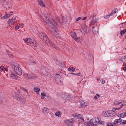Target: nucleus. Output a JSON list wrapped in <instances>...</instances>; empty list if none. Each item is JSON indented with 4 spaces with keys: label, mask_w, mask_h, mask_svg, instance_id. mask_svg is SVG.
<instances>
[{
    "label": "nucleus",
    "mask_w": 126,
    "mask_h": 126,
    "mask_svg": "<svg viewBox=\"0 0 126 126\" xmlns=\"http://www.w3.org/2000/svg\"><path fill=\"white\" fill-rule=\"evenodd\" d=\"M50 16H51L48 15L47 13H46V14H44V17L43 18V19L44 21L47 23L49 25V28L50 30L52 33H53L55 31H56L57 29L53 23L57 25V23H62L60 22L59 20L55 21L54 20V22L53 23L51 21L52 20V21H53L52 19L53 18L52 16L51 17Z\"/></svg>",
    "instance_id": "f257e3e1"
},
{
    "label": "nucleus",
    "mask_w": 126,
    "mask_h": 126,
    "mask_svg": "<svg viewBox=\"0 0 126 126\" xmlns=\"http://www.w3.org/2000/svg\"><path fill=\"white\" fill-rule=\"evenodd\" d=\"M25 42L28 43V45L30 46L34 50L36 49L38 46V44L35 40L30 38L26 39L25 40Z\"/></svg>",
    "instance_id": "f03ea898"
},
{
    "label": "nucleus",
    "mask_w": 126,
    "mask_h": 126,
    "mask_svg": "<svg viewBox=\"0 0 126 126\" xmlns=\"http://www.w3.org/2000/svg\"><path fill=\"white\" fill-rule=\"evenodd\" d=\"M102 116L104 117L111 118L115 116L116 114V112L112 109L107 111H104L102 112Z\"/></svg>",
    "instance_id": "7ed1b4c3"
},
{
    "label": "nucleus",
    "mask_w": 126,
    "mask_h": 126,
    "mask_svg": "<svg viewBox=\"0 0 126 126\" xmlns=\"http://www.w3.org/2000/svg\"><path fill=\"white\" fill-rule=\"evenodd\" d=\"M12 66L13 68H14V70L15 73L17 74L21 75L22 72L20 67V65L18 63H15L14 64H12Z\"/></svg>",
    "instance_id": "20e7f679"
},
{
    "label": "nucleus",
    "mask_w": 126,
    "mask_h": 126,
    "mask_svg": "<svg viewBox=\"0 0 126 126\" xmlns=\"http://www.w3.org/2000/svg\"><path fill=\"white\" fill-rule=\"evenodd\" d=\"M39 37L41 40H43L44 42L47 43V42L49 41V40L46 34H45L43 32H41L39 33Z\"/></svg>",
    "instance_id": "39448f33"
},
{
    "label": "nucleus",
    "mask_w": 126,
    "mask_h": 126,
    "mask_svg": "<svg viewBox=\"0 0 126 126\" xmlns=\"http://www.w3.org/2000/svg\"><path fill=\"white\" fill-rule=\"evenodd\" d=\"M90 31L88 27H85L83 28L81 30L79 31V33H81L82 34H88L89 33Z\"/></svg>",
    "instance_id": "423d86ee"
},
{
    "label": "nucleus",
    "mask_w": 126,
    "mask_h": 126,
    "mask_svg": "<svg viewBox=\"0 0 126 126\" xmlns=\"http://www.w3.org/2000/svg\"><path fill=\"white\" fill-rule=\"evenodd\" d=\"M55 76L56 77L55 80L57 83H60L61 84L63 83V78L61 77L59 74H56Z\"/></svg>",
    "instance_id": "0eeeda50"
},
{
    "label": "nucleus",
    "mask_w": 126,
    "mask_h": 126,
    "mask_svg": "<svg viewBox=\"0 0 126 126\" xmlns=\"http://www.w3.org/2000/svg\"><path fill=\"white\" fill-rule=\"evenodd\" d=\"M91 122L93 123L94 125L99 124L100 122L99 119L98 117L93 118L91 119Z\"/></svg>",
    "instance_id": "6e6552de"
},
{
    "label": "nucleus",
    "mask_w": 126,
    "mask_h": 126,
    "mask_svg": "<svg viewBox=\"0 0 126 126\" xmlns=\"http://www.w3.org/2000/svg\"><path fill=\"white\" fill-rule=\"evenodd\" d=\"M46 44L48 46L52 47L56 49L59 50L60 49V48L58 46L53 44L49 40V41H48V42H47Z\"/></svg>",
    "instance_id": "1a4fd4ad"
},
{
    "label": "nucleus",
    "mask_w": 126,
    "mask_h": 126,
    "mask_svg": "<svg viewBox=\"0 0 126 126\" xmlns=\"http://www.w3.org/2000/svg\"><path fill=\"white\" fill-rule=\"evenodd\" d=\"M16 18L13 17L12 18L9 19L7 22L8 24L10 26L14 25L16 22Z\"/></svg>",
    "instance_id": "9d476101"
},
{
    "label": "nucleus",
    "mask_w": 126,
    "mask_h": 126,
    "mask_svg": "<svg viewBox=\"0 0 126 126\" xmlns=\"http://www.w3.org/2000/svg\"><path fill=\"white\" fill-rule=\"evenodd\" d=\"M72 116L74 117L80 119H81V122L84 121L83 117L81 114L75 113L72 114Z\"/></svg>",
    "instance_id": "9b49d317"
},
{
    "label": "nucleus",
    "mask_w": 126,
    "mask_h": 126,
    "mask_svg": "<svg viewBox=\"0 0 126 126\" xmlns=\"http://www.w3.org/2000/svg\"><path fill=\"white\" fill-rule=\"evenodd\" d=\"M88 104L86 103H85L83 101H81L80 104L79 105V107L80 108H83L85 107L88 105Z\"/></svg>",
    "instance_id": "f8f14e48"
},
{
    "label": "nucleus",
    "mask_w": 126,
    "mask_h": 126,
    "mask_svg": "<svg viewBox=\"0 0 126 126\" xmlns=\"http://www.w3.org/2000/svg\"><path fill=\"white\" fill-rule=\"evenodd\" d=\"M75 121L74 119L72 118L71 119H68L67 120L64 121V122L66 124H69L73 123Z\"/></svg>",
    "instance_id": "ddd939ff"
},
{
    "label": "nucleus",
    "mask_w": 126,
    "mask_h": 126,
    "mask_svg": "<svg viewBox=\"0 0 126 126\" xmlns=\"http://www.w3.org/2000/svg\"><path fill=\"white\" fill-rule=\"evenodd\" d=\"M49 109L47 107H44L42 109L43 112L45 114H47L49 112Z\"/></svg>",
    "instance_id": "4468645a"
},
{
    "label": "nucleus",
    "mask_w": 126,
    "mask_h": 126,
    "mask_svg": "<svg viewBox=\"0 0 126 126\" xmlns=\"http://www.w3.org/2000/svg\"><path fill=\"white\" fill-rule=\"evenodd\" d=\"M30 79H35L37 77V76L35 74L32 73H31L29 74Z\"/></svg>",
    "instance_id": "2eb2a0df"
},
{
    "label": "nucleus",
    "mask_w": 126,
    "mask_h": 126,
    "mask_svg": "<svg viewBox=\"0 0 126 126\" xmlns=\"http://www.w3.org/2000/svg\"><path fill=\"white\" fill-rule=\"evenodd\" d=\"M42 72L44 74L47 73L49 71V69L47 68H44L42 69Z\"/></svg>",
    "instance_id": "dca6fc26"
},
{
    "label": "nucleus",
    "mask_w": 126,
    "mask_h": 126,
    "mask_svg": "<svg viewBox=\"0 0 126 126\" xmlns=\"http://www.w3.org/2000/svg\"><path fill=\"white\" fill-rule=\"evenodd\" d=\"M39 5L41 7H45V5L43 1L41 0H39L38 1Z\"/></svg>",
    "instance_id": "f3484780"
},
{
    "label": "nucleus",
    "mask_w": 126,
    "mask_h": 126,
    "mask_svg": "<svg viewBox=\"0 0 126 126\" xmlns=\"http://www.w3.org/2000/svg\"><path fill=\"white\" fill-rule=\"evenodd\" d=\"M74 40L77 42H80L82 41V37L81 36L77 37Z\"/></svg>",
    "instance_id": "a211bd4d"
},
{
    "label": "nucleus",
    "mask_w": 126,
    "mask_h": 126,
    "mask_svg": "<svg viewBox=\"0 0 126 126\" xmlns=\"http://www.w3.org/2000/svg\"><path fill=\"white\" fill-rule=\"evenodd\" d=\"M85 125L86 126H94V125L93 123L91 122V120L89 122L86 123H85Z\"/></svg>",
    "instance_id": "6ab92c4d"
},
{
    "label": "nucleus",
    "mask_w": 126,
    "mask_h": 126,
    "mask_svg": "<svg viewBox=\"0 0 126 126\" xmlns=\"http://www.w3.org/2000/svg\"><path fill=\"white\" fill-rule=\"evenodd\" d=\"M34 91L37 94H39V92L40 91V89L38 88L37 87H34L33 89Z\"/></svg>",
    "instance_id": "aec40b11"
},
{
    "label": "nucleus",
    "mask_w": 126,
    "mask_h": 126,
    "mask_svg": "<svg viewBox=\"0 0 126 126\" xmlns=\"http://www.w3.org/2000/svg\"><path fill=\"white\" fill-rule=\"evenodd\" d=\"M70 34L72 37L74 39L77 36L76 33L75 32H71Z\"/></svg>",
    "instance_id": "412c9836"
},
{
    "label": "nucleus",
    "mask_w": 126,
    "mask_h": 126,
    "mask_svg": "<svg viewBox=\"0 0 126 126\" xmlns=\"http://www.w3.org/2000/svg\"><path fill=\"white\" fill-rule=\"evenodd\" d=\"M10 77L12 78L15 79H17L18 78L17 76L14 73H12L10 75Z\"/></svg>",
    "instance_id": "4be33fe9"
},
{
    "label": "nucleus",
    "mask_w": 126,
    "mask_h": 126,
    "mask_svg": "<svg viewBox=\"0 0 126 126\" xmlns=\"http://www.w3.org/2000/svg\"><path fill=\"white\" fill-rule=\"evenodd\" d=\"M122 120L121 118H119V119H115L114 121V125L118 123L121 122V121Z\"/></svg>",
    "instance_id": "5701e85b"
},
{
    "label": "nucleus",
    "mask_w": 126,
    "mask_h": 126,
    "mask_svg": "<svg viewBox=\"0 0 126 126\" xmlns=\"http://www.w3.org/2000/svg\"><path fill=\"white\" fill-rule=\"evenodd\" d=\"M118 11V9L117 8L115 9H113L111 12V13H110V15L112 16L113 15V14L116 13V12Z\"/></svg>",
    "instance_id": "b1692460"
},
{
    "label": "nucleus",
    "mask_w": 126,
    "mask_h": 126,
    "mask_svg": "<svg viewBox=\"0 0 126 126\" xmlns=\"http://www.w3.org/2000/svg\"><path fill=\"white\" fill-rule=\"evenodd\" d=\"M114 104L115 105H118L122 103V102H119V101L117 100H115L114 102Z\"/></svg>",
    "instance_id": "393cba45"
},
{
    "label": "nucleus",
    "mask_w": 126,
    "mask_h": 126,
    "mask_svg": "<svg viewBox=\"0 0 126 126\" xmlns=\"http://www.w3.org/2000/svg\"><path fill=\"white\" fill-rule=\"evenodd\" d=\"M2 1H3V6L5 7H7L9 8V7L8 5H6V4H7V3L6 2V0H2Z\"/></svg>",
    "instance_id": "a878e982"
},
{
    "label": "nucleus",
    "mask_w": 126,
    "mask_h": 126,
    "mask_svg": "<svg viewBox=\"0 0 126 126\" xmlns=\"http://www.w3.org/2000/svg\"><path fill=\"white\" fill-rule=\"evenodd\" d=\"M122 62L124 63H126V56L122 57L121 59Z\"/></svg>",
    "instance_id": "bb28decb"
},
{
    "label": "nucleus",
    "mask_w": 126,
    "mask_h": 126,
    "mask_svg": "<svg viewBox=\"0 0 126 126\" xmlns=\"http://www.w3.org/2000/svg\"><path fill=\"white\" fill-rule=\"evenodd\" d=\"M23 76L27 79H30L29 74L28 75L27 73H25L24 74Z\"/></svg>",
    "instance_id": "cd10ccee"
},
{
    "label": "nucleus",
    "mask_w": 126,
    "mask_h": 126,
    "mask_svg": "<svg viewBox=\"0 0 126 126\" xmlns=\"http://www.w3.org/2000/svg\"><path fill=\"white\" fill-rule=\"evenodd\" d=\"M121 118H124L126 116V111L121 114Z\"/></svg>",
    "instance_id": "c85d7f7f"
},
{
    "label": "nucleus",
    "mask_w": 126,
    "mask_h": 126,
    "mask_svg": "<svg viewBox=\"0 0 126 126\" xmlns=\"http://www.w3.org/2000/svg\"><path fill=\"white\" fill-rule=\"evenodd\" d=\"M10 15L9 14H7L5 15L4 16L2 17L1 18H3L4 19H6L9 17Z\"/></svg>",
    "instance_id": "c756f323"
},
{
    "label": "nucleus",
    "mask_w": 126,
    "mask_h": 126,
    "mask_svg": "<svg viewBox=\"0 0 126 126\" xmlns=\"http://www.w3.org/2000/svg\"><path fill=\"white\" fill-rule=\"evenodd\" d=\"M92 31L93 32V33L94 34H97L98 32V31L97 30V31L95 30V28H94V26H93L92 28Z\"/></svg>",
    "instance_id": "7c9ffc66"
},
{
    "label": "nucleus",
    "mask_w": 126,
    "mask_h": 126,
    "mask_svg": "<svg viewBox=\"0 0 126 126\" xmlns=\"http://www.w3.org/2000/svg\"><path fill=\"white\" fill-rule=\"evenodd\" d=\"M54 35H56L57 36H59L60 34L58 31L57 30H56L54 32H53Z\"/></svg>",
    "instance_id": "2f4dec72"
},
{
    "label": "nucleus",
    "mask_w": 126,
    "mask_h": 126,
    "mask_svg": "<svg viewBox=\"0 0 126 126\" xmlns=\"http://www.w3.org/2000/svg\"><path fill=\"white\" fill-rule=\"evenodd\" d=\"M46 95V94L45 93H41V98L42 99H43Z\"/></svg>",
    "instance_id": "473e14b6"
},
{
    "label": "nucleus",
    "mask_w": 126,
    "mask_h": 126,
    "mask_svg": "<svg viewBox=\"0 0 126 126\" xmlns=\"http://www.w3.org/2000/svg\"><path fill=\"white\" fill-rule=\"evenodd\" d=\"M68 70L69 71H74L75 70V68L72 67L68 68Z\"/></svg>",
    "instance_id": "72a5a7b5"
},
{
    "label": "nucleus",
    "mask_w": 126,
    "mask_h": 126,
    "mask_svg": "<svg viewBox=\"0 0 126 126\" xmlns=\"http://www.w3.org/2000/svg\"><path fill=\"white\" fill-rule=\"evenodd\" d=\"M126 32V30L124 29L121 31L120 33L122 35H123Z\"/></svg>",
    "instance_id": "f704fd0d"
},
{
    "label": "nucleus",
    "mask_w": 126,
    "mask_h": 126,
    "mask_svg": "<svg viewBox=\"0 0 126 126\" xmlns=\"http://www.w3.org/2000/svg\"><path fill=\"white\" fill-rule=\"evenodd\" d=\"M7 53L8 55L10 57L11 56H12L13 54L12 53H11L10 52H9V51H7Z\"/></svg>",
    "instance_id": "c9c22d12"
},
{
    "label": "nucleus",
    "mask_w": 126,
    "mask_h": 126,
    "mask_svg": "<svg viewBox=\"0 0 126 126\" xmlns=\"http://www.w3.org/2000/svg\"><path fill=\"white\" fill-rule=\"evenodd\" d=\"M95 22L94 21L93 19V20L90 22V26H92L94 25L95 23Z\"/></svg>",
    "instance_id": "e433bc0d"
},
{
    "label": "nucleus",
    "mask_w": 126,
    "mask_h": 126,
    "mask_svg": "<svg viewBox=\"0 0 126 126\" xmlns=\"http://www.w3.org/2000/svg\"><path fill=\"white\" fill-rule=\"evenodd\" d=\"M107 126H116L114 124V123H109L107 125Z\"/></svg>",
    "instance_id": "4c0bfd02"
},
{
    "label": "nucleus",
    "mask_w": 126,
    "mask_h": 126,
    "mask_svg": "<svg viewBox=\"0 0 126 126\" xmlns=\"http://www.w3.org/2000/svg\"><path fill=\"white\" fill-rule=\"evenodd\" d=\"M20 101L23 103H24L25 102V99L23 97H22L21 99H20Z\"/></svg>",
    "instance_id": "58836bf2"
},
{
    "label": "nucleus",
    "mask_w": 126,
    "mask_h": 126,
    "mask_svg": "<svg viewBox=\"0 0 126 126\" xmlns=\"http://www.w3.org/2000/svg\"><path fill=\"white\" fill-rule=\"evenodd\" d=\"M21 89H22L23 90H24L26 92V93H27V95H28V96H30V95H29V94L28 93V90L25 89L24 88H23V87L21 88Z\"/></svg>",
    "instance_id": "ea45409f"
},
{
    "label": "nucleus",
    "mask_w": 126,
    "mask_h": 126,
    "mask_svg": "<svg viewBox=\"0 0 126 126\" xmlns=\"http://www.w3.org/2000/svg\"><path fill=\"white\" fill-rule=\"evenodd\" d=\"M55 115L59 117H60L61 116L60 112H56L55 113Z\"/></svg>",
    "instance_id": "a19ab883"
},
{
    "label": "nucleus",
    "mask_w": 126,
    "mask_h": 126,
    "mask_svg": "<svg viewBox=\"0 0 126 126\" xmlns=\"http://www.w3.org/2000/svg\"><path fill=\"white\" fill-rule=\"evenodd\" d=\"M110 16H111L110 15V14L109 15L106 16L104 17V18L105 19H107Z\"/></svg>",
    "instance_id": "79ce46f5"
},
{
    "label": "nucleus",
    "mask_w": 126,
    "mask_h": 126,
    "mask_svg": "<svg viewBox=\"0 0 126 126\" xmlns=\"http://www.w3.org/2000/svg\"><path fill=\"white\" fill-rule=\"evenodd\" d=\"M99 97V95L97 94L96 95L94 96V98L95 99H97Z\"/></svg>",
    "instance_id": "37998d69"
},
{
    "label": "nucleus",
    "mask_w": 126,
    "mask_h": 126,
    "mask_svg": "<svg viewBox=\"0 0 126 126\" xmlns=\"http://www.w3.org/2000/svg\"><path fill=\"white\" fill-rule=\"evenodd\" d=\"M99 119L100 120V123H99V124H102V125H104V123L103 121H101V119H100V118L99 117Z\"/></svg>",
    "instance_id": "c03bdc74"
},
{
    "label": "nucleus",
    "mask_w": 126,
    "mask_h": 126,
    "mask_svg": "<svg viewBox=\"0 0 126 126\" xmlns=\"http://www.w3.org/2000/svg\"><path fill=\"white\" fill-rule=\"evenodd\" d=\"M22 97H21L20 96H17L16 97V99L18 101H20V99H21Z\"/></svg>",
    "instance_id": "a18cd8bd"
},
{
    "label": "nucleus",
    "mask_w": 126,
    "mask_h": 126,
    "mask_svg": "<svg viewBox=\"0 0 126 126\" xmlns=\"http://www.w3.org/2000/svg\"><path fill=\"white\" fill-rule=\"evenodd\" d=\"M60 65L62 68H64L65 67V63H61V64Z\"/></svg>",
    "instance_id": "49530a36"
},
{
    "label": "nucleus",
    "mask_w": 126,
    "mask_h": 126,
    "mask_svg": "<svg viewBox=\"0 0 126 126\" xmlns=\"http://www.w3.org/2000/svg\"><path fill=\"white\" fill-rule=\"evenodd\" d=\"M121 109V108H120V107L118 108H113V109H113V111H115L116 110H119Z\"/></svg>",
    "instance_id": "de8ad7c7"
},
{
    "label": "nucleus",
    "mask_w": 126,
    "mask_h": 126,
    "mask_svg": "<svg viewBox=\"0 0 126 126\" xmlns=\"http://www.w3.org/2000/svg\"><path fill=\"white\" fill-rule=\"evenodd\" d=\"M101 83L102 84H104L105 82V81L103 79H101L100 80Z\"/></svg>",
    "instance_id": "09e8293b"
},
{
    "label": "nucleus",
    "mask_w": 126,
    "mask_h": 126,
    "mask_svg": "<svg viewBox=\"0 0 126 126\" xmlns=\"http://www.w3.org/2000/svg\"><path fill=\"white\" fill-rule=\"evenodd\" d=\"M24 24L22 23L19 24V27L21 28H22L24 27Z\"/></svg>",
    "instance_id": "8fccbe9b"
},
{
    "label": "nucleus",
    "mask_w": 126,
    "mask_h": 126,
    "mask_svg": "<svg viewBox=\"0 0 126 126\" xmlns=\"http://www.w3.org/2000/svg\"><path fill=\"white\" fill-rule=\"evenodd\" d=\"M126 105V104H122L121 105V106L120 107V108H122L123 106H125Z\"/></svg>",
    "instance_id": "3c124183"
},
{
    "label": "nucleus",
    "mask_w": 126,
    "mask_h": 126,
    "mask_svg": "<svg viewBox=\"0 0 126 126\" xmlns=\"http://www.w3.org/2000/svg\"><path fill=\"white\" fill-rule=\"evenodd\" d=\"M81 19V17H79L78 18H77L76 20V21H79Z\"/></svg>",
    "instance_id": "603ef678"
},
{
    "label": "nucleus",
    "mask_w": 126,
    "mask_h": 126,
    "mask_svg": "<svg viewBox=\"0 0 126 126\" xmlns=\"http://www.w3.org/2000/svg\"><path fill=\"white\" fill-rule=\"evenodd\" d=\"M121 124H126V120H124L123 122H122L121 123Z\"/></svg>",
    "instance_id": "864d4df0"
},
{
    "label": "nucleus",
    "mask_w": 126,
    "mask_h": 126,
    "mask_svg": "<svg viewBox=\"0 0 126 126\" xmlns=\"http://www.w3.org/2000/svg\"><path fill=\"white\" fill-rule=\"evenodd\" d=\"M19 29V26H16L15 27V29L16 30H17Z\"/></svg>",
    "instance_id": "5fc2aeb1"
},
{
    "label": "nucleus",
    "mask_w": 126,
    "mask_h": 126,
    "mask_svg": "<svg viewBox=\"0 0 126 126\" xmlns=\"http://www.w3.org/2000/svg\"><path fill=\"white\" fill-rule=\"evenodd\" d=\"M4 69V67L3 66H2L0 67V71L3 70Z\"/></svg>",
    "instance_id": "6e6d98bb"
},
{
    "label": "nucleus",
    "mask_w": 126,
    "mask_h": 126,
    "mask_svg": "<svg viewBox=\"0 0 126 126\" xmlns=\"http://www.w3.org/2000/svg\"><path fill=\"white\" fill-rule=\"evenodd\" d=\"M125 67L123 68V70L125 71H126V64L125 65Z\"/></svg>",
    "instance_id": "4d7b16f0"
},
{
    "label": "nucleus",
    "mask_w": 126,
    "mask_h": 126,
    "mask_svg": "<svg viewBox=\"0 0 126 126\" xmlns=\"http://www.w3.org/2000/svg\"><path fill=\"white\" fill-rule=\"evenodd\" d=\"M87 18V17H86L85 16V17H84L83 18H82V20H85Z\"/></svg>",
    "instance_id": "13d9d810"
},
{
    "label": "nucleus",
    "mask_w": 126,
    "mask_h": 126,
    "mask_svg": "<svg viewBox=\"0 0 126 126\" xmlns=\"http://www.w3.org/2000/svg\"><path fill=\"white\" fill-rule=\"evenodd\" d=\"M10 15V16L12 15L13 14V12H10V13L9 14Z\"/></svg>",
    "instance_id": "bf43d9fd"
},
{
    "label": "nucleus",
    "mask_w": 126,
    "mask_h": 126,
    "mask_svg": "<svg viewBox=\"0 0 126 126\" xmlns=\"http://www.w3.org/2000/svg\"><path fill=\"white\" fill-rule=\"evenodd\" d=\"M3 70L6 71H7V69L6 67H4V69H3Z\"/></svg>",
    "instance_id": "052dcab7"
},
{
    "label": "nucleus",
    "mask_w": 126,
    "mask_h": 126,
    "mask_svg": "<svg viewBox=\"0 0 126 126\" xmlns=\"http://www.w3.org/2000/svg\"><path fill=\"white\" fill-rule=\"evenodd\" d=\"M121 114H118V115H117V116L119 117H120L121 118Z\"/></svg>",
    "instance_id": "680f3d73"
},
{
    "label": "nucleus",
    "mask_w": 126,
    "mask_h": 126,
    "mask_svg": "<svg viewBox=\"0 0 126 126\" xmlns=\"http://www.w3.org/2000/svg\"><path fill=\"white\" fill-rule=\"evenodd\" d=\"M78 73H77V74H74V75H78Z\"/></svg>",
    "instance_id": "e2e57ef3"
},
{
    "label": "nucleus",
    "mask_w": 126,
    "mask_h": 126,
    "mask_svg": "<svg viewBox=\"0 0 126 126\" xmlns=\"http://www.w3.org/2000/svg\"><path fill=\"white\" fill-rule=\"evenodd\" d=\"M100 79V78H97V80H99Z\"/></svg>",
    "instance_id": "0e129e2a"
},
{
    "label": "nucleus",
    "mask_w": 126,
    "mask_h": 126,
    "mask_svg": "<svg viewBox=\"0 0 126 126\" xmlns=\"http://www.w3.org/2000/svg\"><path fill=\"white\" fill-rule=\"evenodd\" d=\"M71 73L72 74H75V73Z\"/></svg>",
    "instance_id": "69168bd1"
},
{
    "label": "nucleus",
    "mask_w": 126,
    "mask_h": 126,
    "mask_svg": "<svg viewBox=\"0 0 126 126\" xmlns=\"http://www.w3.org/2000/svg\"><path fill=\"white\" fill-rule=\"evenodd\" d=\"M97 126V125H95V126Z\"/></svg>",
    "instance_id": "338daca9"
},
{
    "label": "nucleus",
    "mask_w": 126,
    "mask_h": 126,
    "mask_svg": "<svg viewBox=\"0 0 126 126\" xmlns=\"http://www.w3.org/2000/svg\"><path fill=\"white\" fill-rule=\"evenodd\" d=\"M125 22L126 23V21Z\"/></svg>",
    "instance_id": "774afa93"
}]
</instances>
